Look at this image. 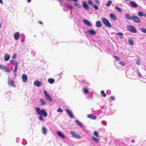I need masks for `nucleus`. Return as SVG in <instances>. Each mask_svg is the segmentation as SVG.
I'll return each instance as SVG.
<instances>
[{"instance_id": "obj_1", "label": "nucleus", "mask_w": 146, "mask_h": 146, "mask_svg": "<svg viewBox=\"0 0 146 146\" xmlns=\"http://www.w3.org/2000/svg\"><path fill=\"white\" fill-rule=\"evenodd\" d=\"M36 110L37 113L40 115L46 117L47 116V113L46 111L44 110H40L39 108L37 107L36 108Z\"/></svg>"}, {"instance_id": "obj_2", "label": "nucleus", "mask_w": 146, "mask_h": 146, "mask_svg": "<svg viewBox=\"0 0 146 146\" xmlns=\"http://www.w3.org/2000/svg\"><path fill=\"white\" fill-rule=\"evenodd\" d=\"M102 21L106 27H111V25L109 21L105 18H102Z\"/></svg>"}, {"instance_id": "obj_3", "label": "nucleus", "mask_w": 146, "mask_h": 146, "mask_svg": "<svg viewBox=\"0 0 146 146\" xmlns=\"http://www.w3.org/2000/svg\"><path fill=\"white\" fill-rule=\"evenodd\" d=\"M127 29L129 31L132 33H135L137 32V31L135 28L133 26L131 25H128L127 27Z\"/></svg>"}, {"instance_id": "obj_4", "label": "nucleus", "mask_w": 146, "mask_h": 146, "mask_svg": "<svg viewBox=\"0 0 146 146\" xmlns=\"http://www.w3.org/2000/svg\"><path fill=\"white\" fill-rule=\"evenodd\" d=\"M43 92L44 93V95L46 98L49 101L51 102L52 101V99L51 97L47 93V92L45 90H44Z\"/></svg>"}, {"instance_id": "obj_5", "label": "nucleus", "mask_w": 146, "mask_h": 146, "mask_svg": "<svg viewBox=\"0 0 146 146\" xmlns=\"http://www.w3.org/2000/svg\"><path fill=\"white\" fill-rule=\"evenodd\" d=\"M132 20H133L136 23H139L141 22L140 19L137 16L135 15L132 16Z\"/></svg>"}, {"instance_id": "obj_6", "label": "nucleus", "mask_w": 146, "mask_h": 146, "mask_svg": "<svg viewBox=\"0 0 146 146\" xmlns=\"http://www.w3.org/2000/svg\"><path fill=\"white\" fill-rule=\"evenodd\" d=\"M70 133L74 137L78 139L81 138V137L80 135L73 131H71L70 132Z\"/></svg>"}, {"instance_id": "obj_7", "label": "nucleus", "mask_w": 146, "mask_h": 146, "mask_svg": "<svg viewBox=\"0 0 146 146\" xmlns=\"http://www.w3.org/2000/svg\"><path fill=\"white\" fill-rule=\"evenodd\" d=\"M0 68L4 70L6 72H7L9 73L10 72V70L6 66H3V65L0 64Z\"/></svg>"}, {"instance_id": "obj_8", "label": "nucleus", "mask_w": 146, "mask_h": 146, "mask_svg": "<svg viewBox=\"0 0 146 146\" xmlns=\"http://www.w3.org/2000/svg\"><path fill=\"white\" fill-rule=\"evenodd\" d=\"M22 79L24 82H26L28 80V76L25 74H23L22 75Z\"/></svg>"}, {"instance_id": "obj_9", "label": "nucleus", "mask_w": 146, "mask_h": 146, "mask_svg": "<svg viewBox=\"0 0 146 146\" xmlns=\"http://www.w3.org/2000/svg\"><path fill=\"white\" fill-rule=\"evenodd\" d=\"M42 83L38 80H36L34 82V84L37 87H40L42 85Z\"/></svg>"}, {"instance_id": "obj_10", "label": "nucleus", "mask_w": 146, "mask_h": 146, "mask_svg": "<svg viewBox=\"0 0 146 146\" xmlns=\"http://www.w3.org/2000/svg\"><path fill=\"white\" fill-rule=\"evenodd\" d=\"M20 36V34L18 32H17L15 33L14 35V39L16 40H18L19 39Z\"/></svg>"}, {"instance_id": "obj_11", "label": "nucleus", "mask_w": 146, "mask_h": 146, "mask_svg": "<svg viewBox=\"0 0 146 146\" xmlns=\"http://www.w3.org/2000/svg\"><path fill=\"white\" fill-rule=\"evenodd\" d=\"M87 33L90 35H94L96 34V32L93 30H88Z\"/></svg>"}, {"instance_id": "obj_12", "label": "nucleus", "mask_w": 146, "mask_h": 146, "mask_svg": "<svg viewBox=\"0 0 146 146\" xmlns=\"http://www.w3.org/2000/svg\"><path fill=\"white\" fill-rule=\"evenodd\" d=\"M84 23L86 25L90 27L91 26V24L90 22L86 19H84L83 21Z\"/></svg>"}, {"instance_id": "obj_13", "label": "nucleus", "mask_w": 146, "mask_h": 146, "mask_svg": "<svg viewBox=\"0 0 146 146\" xmlns=\"http://www.w3.org/2000/svg\"><path fill=\"white\" fill-rule=\"evenodd\" d=\"M83 7L87 10H89V8L88 5L85 2L83 3Z\"/></svg>"}, {"instance_id": "obj_14", "label": "nucleus", "mask_w": 146, "mask_h": 146, "mask_svg": "<svg viewBox=\"0 0 146 146\" xmlns=\"http://www.w3.org/2000/svg\"><path fill=\"white\" fill-rule=\"evenodd\" d=\"M130 3L132 7L135 8L137 7V4L135 2L131 1Z\"/></svg>"}, {"instance_id": "obj_15", "label": "nucleus", "mask_w": 146, "mask_h": 146, "mask_svg": "<svg viewBox=\"0 0 146 146\" xmlns=\"http://www.w3.org/2000/svg\"><path fill=\"white\" fill-rule=\"evenodd\" d=\"M57 134L61 137L63 139H64L65 136L64 134L62 133L60 131H57Z\"/></svg>"}, {"instance_id": "obj_16", "label": "nucleus", "mask_w": 146, "mask_h": 146, "mask_svg": "<svg viewBox=\"0 0 146 146\" xmlns=\"http://www.w3.org/2000/svg\"><path fill=\"white\" fill-rule=\"evenodd\" d=\"M4 58L5 60L6 61H8L10 58V56L8 54H5Z\"/></svg>"}, {"instance_id": "obj_17", "label": "nucleus", "mask_w": 146, "mask_h": 146, "mask_svg": "<svg viewBox=\"0 0 146 146\" xmlns=\"http://www.w3.org/2000/svg\"><path fill=\"white\" fill-rule=\"evenodd\" d=\"M18 62H16L15 64V68L13 71V72H17L18 70Z\"/></svg>"}, {"instance_id": "obj_18", "label": "nucleus", "mask_w": 146, "mask_h": 146, "mask_svg": "<svg viewBox=\"0 0 146 146\" xmlns=\"http://www.w3.org/2000/svg\"><path fill=\"white\" fill-rule=\"evenodd\" d=\"M8 84L9 85H11L14 87L15 86L14 81L13 80L11 81L10 80H9L8 81Z\"/></svg>"}, {"instance_id": "obj_19", "label": "nucleus", "mask_w": 146, "mask_h": 146, "mask_svg": "<svg viewBox=\"0 0 146 146\" xmlns=\"http://www.w3.org/2000/svg\"><path fill=\"white\" fill-rule=\"evenodd\" d=\"M126 18L129 20H132V16L130 15L129 14L126 13L125 15Z\"/></svg>"}, {"instance_id": "obj_20", "label": "nucleus", "mask_w": 146, "mask_h": 146, "mask_svg": "<svg viewBox=\"0 0 146 146\" xmlns=\"http://www.w3.org/2000/svg\"><path fill=\"white\" fill-rule=\"evenodd\" d=\"M96 26L97 27H101L102 25L100 21H97L96 23Z\"/></svg>"}, {"instance_id": "obj_21", "label": "nucleus", "mask_w": 146, "mask_h": 146, "mask_svg": "<svg viewBox=\"0 0 146 146\" xmlns=\"http://www.w3.org/2000/svg\"><path fill=\"white\" fill-rule=\"evenodd\" d=\"M110 17L114 20H116L117 18L116 16L113 13H111L110 15Z\"/></svg>"}, {"instance_id": "obj_22", "label": "nucleus", "mask_w": 146, "mask_h": 146, "mask_svg": "<svg viewBox=\"0 0 146 146\" xmlns=\"http://www.w3.org/2000/svg\"><path fill=\"white\" fill-rule=\"evenodd\" d=\"M66 111L70 117L71 118H73V116L71 112L68 109H66Z\"/></svg>"}, {"instance_id": "obj_23", "label": "nucleus", "mask_w": 146, "mask_h": 146, "mask_svg": "<svg viewBox=\"0 0 146 146\" xmlns=\"http://www.w3.org/2000/svg\"><path fill=\"white\" fill-rule=\"evenodd\" d=\"M88 117L92 119H95L96 118V117L92 114H89L88 116Z\"/></svg>"}, {"instance_id": "obj_24", "label": "nucleus", "mask_w": 146, "mask_h": 146, "mask_svg": "<svg viewBox=\"0 0 146 146\" xmlns=\"http://www.w3.org/2000/svg\"><path fill=\"white\" fill-rule=\"evenodd\" d=\"M42 132L44 135H46L47 133V129L44 127H43L42 128Z\"/></svg>"}, {"instance_id": "obj_25", "label": "nucleus", "mask_w": 146, "mask_h": 146, "mask_svg": "<svg viewBox=\"0 0 146 146\" xmlns=\"http://www.w3.org/2000/svg\"><path fill=\"white\" fill-rule=\"evenodd\" d=\"M116 35H118L122 39L124 37L123 34L121 33H117Z\"/></svg>"}, {"instance_id": "obj_26", "label": "nucleus", "mask_w": 146, "mask_h": 146, "mask_svg": "<svg viewBox=\"0 0 146 146\" xmlns=\"http://www.w3.org/2000/svg\"><path fill=\"white\" fill-rule=\"evenodd\" d=\"M75 122L76 123L78 124L80 127H83V125L82 124V123L80 122L78 120H76L75 121Z\"/></svg>"}, {"instance_id": "obj_27", "label": "nucleus", "mask_w": 146, "mask_h": 146, "mask_svg": "<svg viewBox=\"0 0 146 146\" xmlns=\"http://www.w3.org/2000/svg\"><path fill=\"white\" fill-rule=\"evenodd\" d=\"M48 82L50 84H52L54 82V80L53 78H49L48 80Z\"/></svg>"}, {"instance_id": "obj_28", "label": "nucleus", "mask_w": 146, "mask_h": 146, "mask_svg": "<svg viewBox=\"0 0 146 146\" xmlns=\"http://www.w3.org/2000/svg\"><path fill=\"white\" fill-rule=\"evenodd\" d=\"M115 8L119 12H122L123 11L122 9L118 7H115Z\"/></svg>"}, {"instance_id": "obj_29", "label": "nucleus", "mask_w": 146, "mask_h": 146, "mask_svg": "<svg viewBox=\"0 0 146 146\" xmlns=\"http://www.w3.org/2000/svg\"><path fill=\"white\" fill-rule=\"evenodd\" d=\"M128 42L131 45L133 44V39H129L128 40Z\"/></svg>"}, {"instance_id": "obj_30", "label": "nucleus", "mask_w": 146, "mask_h": 146, "mask_svg": "<svg viewBox=\"0 0 146 146\" xmlns=\"http://www.w3.org/2000/svg\"><path fill=\"white\" fill-rule=\"evenodd\" d=\"M40 101L41 105L42 106H44L46 104L45 102L42 99H40Z\"/></svg>"}, {"instance_id": "obj_31", "label": "nucleus", "mask_w": 146, "mask_h": 146, "mask_svg": "<svg viewBox=\"0 0 146 146\" xmlns=\"http://www.w3.org/2000/svg\"><path fill=\"white\" fill-rule=\"evenodd\" d=\"M93 140L96 142V143H99V141L96 138H95L94 137H93L92 138Z\"/></svg>"}, {"instance_id": "obj_32", "label": "nucleus", "mask_w": 146, "mask_h": 146, "mask_svg": "<svg viewBox=\"0 0 146 146\" xmlns=\"http://www.w3.org/2000/svg\"><path fill=\"white\" fill-rule=\"evenodd\" d=\"M101 94L104 97H106V94L105 93L104 91L103 90L101 91Z\"/></svg>"}, {"instance_id": "obj_33", "label": "nucleus", "mask_w": 146, "mask_h": 146, "mask_svg": "<svg viewBox=\"0 0 146 146\" xmlns=\"http://www.w3.org/2000/svg\"><path fill=\"white\" fill-rule=\"evenodd\" d=\"M74 5H75L77 7H78L79 8H81V7L80 5L78 3H74Z\"/></svg>"}, {"instance_id": "obj_34", "label": "nucleus", "mask_w": 146, "mask_h": 146, "mask_svg": "<svg viewBox=\"0 0 146 146\" xmlns=\"http://www.w3.org/2000/svg\"><path fill=\"white\" fill-rule=\"evenodd\" d=\"M112 3V1H109L106 4V6L107 7L109 6Z\"/></svg>"}, {"instance_id": "obj_35", "label": "nucleus", "mask_w": 146, "mask_h": 146, "mask_svg": "<svg viewBox=\"0 0 146 146\" xmlns=\"http://www.w3.org/2000/svg\"><path fill=\"white\" fill-rule=\"evenodd\" d=\"M84 92L85 94H88L89 92V90L87 88H84Z\"/></svg>"}, {"instance_id": "obj_36", "label": "nucleus", "mask_w": 146, "mask_h": 146, "mask_svg": "<svg viewBox=\"0 0 146 146\" xmlns=\"http://www.w3.org/2000/svg\"><path fill=\"white\" fill-rule=\"evenodd\" d=\"M94 135H95L96 137H99V135L98 133L96 131H94Z\"/></svg>"}, {"instance_id": "obj_37", "label": "nucleus", "mask_w": 146, "mask_h": 146, "mask_svg": "<svg viewBox=\"0 0 146 146\" xmlns=\"http://www.w3.org/2000/svg\"><path fill=\"white\" fill-rule=\"evenodd\" d=\"M66 6L68 9H72L73 8L72 6L69 5L68 4H67L66 5Z\"/></svg>"}, {"instance_id": "obj_38", "label": "nucleus", "mask_w": 146, "mask_h": 146, "mask_svg": "<svg viewBox=\"0 0 146 146\" xmlns=\"http://www.w3.org/2000/svg\"><path fill=\"white\" fill-rule=\"evenodd\" d=\"M138 15L140 17H143V14L141 11H139L138 13Z\"/></svg>"}, {"instance_id": "obj_39", "label": "nucleus", "mask_w": 146, "mask_h": 146, "mask_svg": "<svg viewBox=\"0 0 146 146\" xmlns=\"http://www.w3.org/2000/svg\"><path fill=\"white\" fill-rule=\"evenodd\" d=\"M57 111L60 113H62L63 111V110L60 108H58L57 110Z\"/></svg>"}, {"instance_id": "obj_40", "label": "nucleus", "mask_w": 146, "mask_h": 146, "mask_svg": "<svg viewBox=\"0 0 146 146\" xmlns=\"http://www.w3.org/2000/svg\"><path fill=\"white\" fill-rule=\"evenodd\" d=\"M141 30L142 32L143 33H146V29L145 28H142Z\"/></svg>"}, {"instance_id": "obj_41", "label": "nucleus", "mask_w": 146, "mask_h": 146, "mask_svg": "<svg viewBox=\"0 0 146 146\" xmlns=\"http://www.w3.org/2000/svg\"><path fill=\"white\" fill-rule=\"evenodd\" d=\"M93 7L96 9L98 10V7L97 5H93Z\"/></svg>"}, {"instance_id": "obj_42", "label": "nucleus", "mask_w": 146, "mask_h": 146, "mask_svg": "<svg viewBox=\"0 0 146 146\" xmlns=\"http://www.w3.org/2000/svg\"><path fill=\"white\" fill-rule=\"evenodd\" d=\"M38 118L40 120H42L43 121H44V119L42 117V116L41 115H40Z\"/></svg>"}, {"instance_id": "obj_43", "label": "nucleus", "mask_w": 146, "mask_h": 146, "mask_svg": "<svg viewBox=\"0 0 146 146\" xmlns=\"http://www.w3.org/2000/svg\"><path fill=\"white\" fill-rule=\"evenodd\" d=\"M88 4L91 5H93V3L92 2V1L91 0H89L88 1Z\"/></svg>"}, {"instance_id": "obj_44", "label": "nucleus", "mask_w": 146, "mask_h": 146, "mask_svg": "<svg viewBox=\"0 0 146 146\" xmlns=\"http://www.w3.org/2000/svg\"><path fill=\"white\" fill-rule=\"evenodd\" d=\"M15 61L13 60H11L10 61V63L11 64H14Z\"/></svg>"}, {"instance_id": "obj_45", "label": "nucleus", "mask_w": 146, "mask_h": 146, "mask_svg": "<svg viewBox=\"0 0 146 146\" xmlns=\"http://www.w3.org/2000/svg\"><path fill=\"white\" fill-rule=\"evenodd\" d=\"M114 57L115 58V59L117 61H119L120 60L119 58L116 56H114Z\"/></svg>"}, {"instance_id": "obj_46", "label": "nucleus", "mask_w": 146, "mask_h": 146, "mask_svg": "<svg viewBox=\"0 0 146 146\" xmlns=\"http://www.w3.org/2000/svg\"><path fill=\"white\" fill-rule=\"evenodd\" d=\"M115 98L114 97V96H111L110 97V100L111 101V100H115Z\"/></svg>"}, {"instance_id": "obj_47", "label": "nucleus", "mask_w": 146, "mask_h": 146, "mask_svg": "<svg viewBox=\"0 0 146 146\" xmlns=\"http://www.w3.org/2000/svg\"><path fill=\"white\" fill-rule=\"evenodd\" d=\"M119 63L120 64L122 65V66H124L125 64V63L123 62H119Z\"/></svg>"}, {"instance_id": "obj_48", "label": "nucleus", "mask_w": 146, "mask_h": 146, "mask_svg": "<svg viewBox=\"0 0 146 146\" xmlns=\"http://www.w3.org/2000/svg\"><path fill=\"white\" fill-rule=\"evenodd\" d=\"M16 58V54H15L14 55L12 56V58L13 59H15Z\"/></svg>"}, {"instance_id": "obj_49", "label": "nucleus", "mask_w": 146, "mask_h": 146, "mask_svg": "<svg viewBox=\"0 0 146 146\" xmlns=\"http://www.w3.org/2000/svg\"><path fill=\"white\" fill-rule=\"evenodd\" d=\"M95 1L96 3L100 4V2L99 0H95Z\"/></svg>"}, {"instance_id": "obj_50", "label": "nucleus", "mask_w": 146, "mask_h": 146, "mask_svg": "<svg viewBox=\"0 0 146 146\" xmlns=\"http://www.w3.org/2000/svg\"><path fill=\"white\" fill-rule=\"evenodd\" d=\"M136 64L138 65H139L140 64V62L139 60H137L136 62Z\"/></svg>"}, {"instance_id": "obj_51", "label": "nucleus", "mask_w": 146, "mask_h": 146, "mask_svg": "<svg viewBox=\"0 0 146 146\" xmlns=\"http://www.w3.org/2000/svg\"><path fill=\"white\" fill-rule=\"evenodd\" d=\"M138 75L139 77H142V76L140 72H139L138 73Z\"/></svg>"}, {"instance_id": "obj_52", "label": "nucleus", "mask_w": 146, "mask_h": 146, "mask_svg": "<svg viewBox=\"0 0 146 146\" xmlns=\"http://www.w3.org/2000/svg\"><path fill=\"white\" fill-rule=\"evenodd\" d=\"M13 73H14V75L16 76H17V72H13Z\"/></svg>"}, {"instance_id": "obj_53", "label": "nucleus", "mask_w": 146, "mask_h": 146, "mask_svg": "<svg viewBox=\"0 0 146 146\" xmlns=\"http://www.w3.org/2000/svg\"><path fill=\"white\" fill-rule=\"evenodd\" d=\"M40 24L42 25V21H40L38 22Z\"/></svg>"}, {"instance_id": "obj_54", "label": "nucleus", "mask_w": 146, "mask_h": 146, "mask_svg": "<svg viewBox=\"0 0 146 146\" xmlns=\"http://www.w3.org/2000/svg\"><path fill=\"white\" fill-rule=\"evenodd\" d=\"M27 1L28 3H29L31 1V0H27Z\"/></svg>"}, {"instance_id": "obj_55", "label": "nucleus", "mask_w": 146, "mask_h": 146, "mask_svg": "<svg viewBox=\"0 0 146 146\" xmlns=\"http://www.w3.org/2000/svg\"><path fill=\"white\" fill-rule=\"evenodd\" d=\"M0 3L1 4H2L3 3L2 0H0Z\"/></svg>"}, {"instance_id": "obj_56", "label": "nucleus", "mask_w": 146, "mask_h": 146, "mask_svg": "<svg viewBox=\"0 0 146 146\" xmlns=\"http://www.w3.org/2000/svg\"><path fill=\"white\" fill-rule=\"evenodd\" d=\"M71 1H74L76 2L78 1V0H71Z\"/></svg>"}, {"instance_id": "obj_57", "label": "nucleus", "mask_w": 146, "mask_h": 146, "mask_svg": "<svg viewBox=\"0 0 146 146\" xmlns=\"http://www.w3.org/2000/svg\"><path fill=\"white\" fill-rule=\"evenodd\" d=\"M1 23L0 22V29L1 28Z\"/></svg>"}, {"instance_id": "obj_58", "label": "nucleus", "mask_w": 146, "mask_h": 146, "mask_svg": "<svg viewBox=\"0 0 146 146\" xmlns=\"http://www.w3.org/2000/svg\"><path fill=\"white\" fill-rule=\"evenodd\" d=\"M132 142L134 143L135 142V140H132Z\"/></svg>"}, {"instance_id": "obj_59", "label": "nucleus", "mask_w": 146, "mask_h": 146, "mask_svg": "<svg viewBox=\"0 0 146 146\" xmlns=\"http://www.w3.org/2000/svg\"><path fill=\"white\" fill-rule=\"evenodd\" d=\"M146 15L145 14L144 15H143V16H144V17H145L146 16Z\"/></svg>"}]
</instances>
